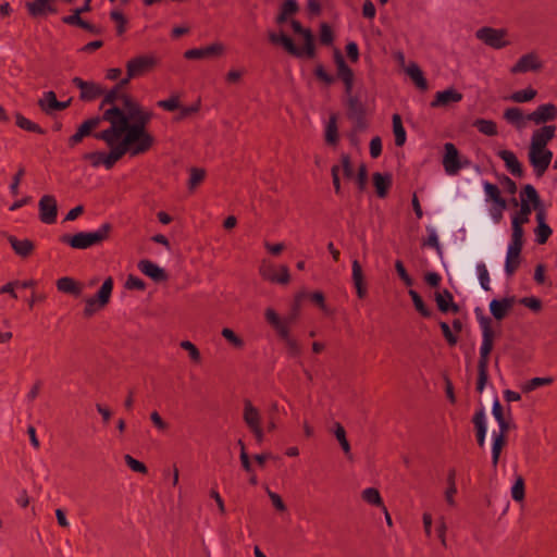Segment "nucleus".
Here are the masks:
<instances>
[{"label":"nucleus","mask_w":557,"mask_h":557,"mask_svg":"<svg viewBox=\"0 0 557 557\" xmlns=\"http://www.w3.org/2000/svg\"><path fill=\"white\" fill-rule=\"evenodd\" d=\"M122 102L124 110L117 106L104 110L102 119L110 123V127L94 134V138L112 147L123 135L135 145L133 152L146 153L154 143L153 136L146 128L152 114L144 110L131 95H122Z\"/></svg>","instance_id":"obj_1"},{"label":"nucleus","mask_w":557,"mask_h":557,"mask_svg":"<svg viewBox=\"0 0 557 557\" xmlns=\"http://www.w3.org/2000/svg\"><path fill=\"white\" fill-rule=\"evenodd\" d=\"M290 26L296 34L304 37V48L297 47L293 39L284 33L276 34L271 32L269 33V40L273 45H281L293 57L313 59L315 57V45L312 32L309 28L302 27L297 20H292Z\"/></svg>","instance_id":"obj_2"},{"label":"nucleus","mask_w":557,"mask_h":557,"mask_svg":"<svg viewBox=\"0 0 557 557\" xmlns=\"http://www.w3.org/2000/svg\"><path fill=\"white\" fill-rule=\"evenodd\" d=\"M479 324L482 331V344L478 361V380L475 389L479 393H482L488 380V361L490 354L494 348L495 333L492 329V320L490 317L481 314V317H479Z\"/></svg>","instance_id":"obj_3"},{"label":"nucleus","mask_w":557,"mask_h":557,"mask_svg":"<svg viewBox=\"0 0 557 557\" xmlns=\"http://www.w3.org/2000/svg\"><path fill=\"white\" fill-rule=\"evenodd\" d=\"M111 231L112 225L110 223H103L94 232H79L74 235L64 234L60 237V242L74 249H88L107 240Z\"/></svg>","instance_id":"obj_4"},{"label":"nucleus","mask_w":557,"mask_h":557,"mask_svg":"<svg viewBox=\"0 0 557 557\" xmlns=\"http://www.w3.org/2000/svg\"><path fill=\"white\" fill-rule=\"evenodd\" d=\"M113 290V278L107 277L97 294L85 301L83 314L85 318L92 317L97 311L103 309L110 301Z\"/></svg>","instance_id":"obj_5"},{"label":"nucleus","mask_w":557,"mask_h":557,"mask_svg":"<svg viewBox=\"0 0 557 557\" xmlns=\"http://www.w3.org/2000/svg\"><path fill=\"white\" fill-rule=\"evenodd\" d=\"M158 64V59L153 54H141L132 58L126 63V73L128 77H141L152 72Z\"/></svg>","instance_id":"obj_6"},{"label":"nucleus","mask_w":557,"mask_h":557,"mask_svg":"<svg viewBox=\"0 0 557 557\" xmlns=\"http://www.w3.org/2000/svg\"><path fill=\"white\" fill-rule=\"evenodd\" d=\"M475 36L479 40L493 49H503L510 44L506 39L507 30L505 28L484 26L476 30Z\"/></svg>","instance_id":"obj_7"},{"label":"nucleus","mask_w":557,"mask_h":557,"mask_svg":"<svg viewBox=\"0 0 557 557\" xmlns=\"http://www.w3.org/2000/svg\"><path fill=\"white\" fill-rule=\"evenodd\" d=\"M528 159L533 168L535 176L540 178L547 171L553 159V152L549 149L529 147Z\"/></svg>","instance_id":"obj_8"},{"label":"nucleus","mask_w":557,"mask_h":557,"mask_svg":"<svg viewBox=\"0 0 557 557\" xmlns=\"http://www.w3.org/2000/svg\"><path fill=\"white\" fill-rule=\"evenodd\" d=\"M347 117L352 122L356 129H367L368 121L366 116V107L357 96L347 95Z\"/></svg>","instance_id":"obj_9"},{"label":"nucleus","mask_w":557,"mask_h":557,"mask_svg":"<svg viewBox=\"0 0 557 557\" xmlns=\"http://www.w3.org/2000/svg\"><path fill=\"white\" fill-rule=\"evenodd\" d=\"M334 62L337 69V77L344 84L345 94L350 95L352 92L355 74L338 49L334 50Z\"/></svg>","instance_id":"obj_10"},{"label":"nucleus","mask_w":557,"mask_h":557,"mask_svg":"<svg viewBox=\"0 0 557 557\" xmlns=\"http://www.w3.org/2000/svg\"><path fill=\"white\" fill-rule=\"evenodd\" d=\"M72 84L81 90L79 99L82 101L90 102L104 94V88L100 84L87 82L77 76L72 79Z\"/></svg>","instance_id":"obj_11"},{"label":"nucleus","mask_w":557,"mask_h":557,"mask_svg":"<svg viewBox=\"0 0 557 557\" xmlns=\"http://www.w3.org/2000/svg\"><path fill=\"white\" fill-rule=\"evenodd\" d=\"M225 47L222 42H214L207 47L193 48L184 52L187 60L214 59L224 54Z\"/></svg>","instance_id":"obj_12"},{"label":"nucleus","mask_w":557,"mask_h":557,"mask_svg":"<svg viewBox=\"0 0 557 557\" xmlns=\"http://www.w3.org/2000/svg\"><path fill=\"white\" fill-rule=\"evenodd\" d=\"M72 99L66 101H59L54 91L49 90L42 94L38 99L37 104L39 109L47 115H52L55 111H62L70 107Z\"/></svg>","instance_id":"obj_13"},{"label":"nucleus","mask_w":557,"mask_h":557,"mask_svg":"<svg viewBox=\"0 0 557 557\" xmlns=\"http://www.w3.org/2000/svg\"><path fill=\"white\" fill-rule=\"evenodd\" d=\"M444 150L445 153L442 160L444 170L448 175H456L463 165L459 158V151L453 143H446L444 145Z\"/></svg>","instance_id":"obj_14"},{"label":"nucleus","mask_w":557,"mask_h":557,"mask_svg":"<svg viewBox=\"0 0 557 557\" xmlns=\"http://www.w3.org/2000/svg\"><path fill=\"white\" fill-rule=\"evenodd\" d=\"M39 219L45 224H53L57 221L58 203L52 195H44L38 203Z\"/></svg>","instance_id":"obj_15"},{"label":"nucleus","mask_w":557,"mask_h":557,"mask_svg":"<svg viewBox=\"0 0 557 557\" xmlns=\"http://www.w3.org/2000/svg\"><path fill=\"white\" fill-rule=\"evenodd\" d=\"M557 119V106L548 102L540 104L533 112L527 114V120L536 125L546 124Z\"/></svg>","instance_id":"obj_16"},{"label":"nucleus","mask_w":557,"mask_h":557,"mask_svg":"<svg viewBox=\"0 0 557 557\" xmlns=\"http://www.w3.org/2000/svg\"><path fill=\"white\" fill-rule=\"evenodd\" d=\"M264 318L267 322L274 329V331L276 332L277 336L281 339L290 336L289 329L293 323L288 321L286 317L282 319L274 309L267 308L264 312Z\"/></svg>","instance_id":"obj_17"},{"label":"nucleus","mask_w":557,"mask_h":557,"mask_svg":"<svg viewBox=\"0 0 557 557\" xmlns=\"http://www.w3.org/2000/svg\"><path fill=\"white\" fill-rule=\"evenodd\" d=\"M556 125H544L532 133L531 148L547 149V144L555 137Z\"/></svg>","instance_id":"obj_18"},{"label":"nucleus","mask_w":557,"mask_h":557,"mask_svg":"<svg viewBox=\"0 0 557 557\" xmlns=\"http://www.w3.org/2000/svg\"><path fill=\"white\" fill-rule=\"evenodd\" d=\"M135 145L131 143L127 138L123 136L122 140L115 145V143L110 147V151L108 152V161H111L113 166L115 163L121 160L126 153H129L131 157L139 156L140 153L133 152Z\"/></svg>","instance_id":"obj_19"},{"label":"nucleus","mask_w":557,"mask_h":557,"mask_svg":"<svg viewBox=\"0 0 557 557\" xmlns=\"http://www.w3.org/2000/svg\"><path fill=\"white\" fill-rule=\"evenodd\" d=\"M541 69L542 63L539 60V57L535 53L531 52L520 57L517 63L511 67L510 72L512 74H517L527 73L530 71H539Z\"/></svg>","instance_id":"obj_20"},{"label":"nucleus","mask_w":557,"mask_h":557,"mask_svg":"<svg viewBox=\"0 0 557 557\" xmlns=\"http://www.w3.org/2000/svg\"><path fill=\"white\" fill-rule=\"evenodd\" d=\"M547 212L546 210L535 213L536 227L534 228L535 242L539 245L547 243L548 238L553 234L552 227L546 223Z\"/></svg>","instance_id":"obj_21"},{"label":"nucleus","mask_w":557,"mask_h":557,"mask_svg":"<svg viewBox=\"0 0 557 557\" xmlns=\"http://www.w3.org/2000/svg\"><path fill=\"white\" fill-rule=\"evenodd\" d=\"M138 269L141 273L153 280L154 282H164L168 280V274L163 268H160L154 262L144 259L138 262Z\"/></svg>","instance_id":"obj_22"},{"label":"nucleus","mask_w":557,"mask_h":557,"mask_svg":"<svg viewBox=\"0 0 557 557\" xmlns=\"http://www.w3.org/2000/svg\"><path fill=\"white\" fill-rule=\"evenodd\" d=\"M497 156L505 162L507 171L516 177L524 175L523 166L511 150H499Z\"/></svg>","instance_id":"obj_23"},{"label":"nucleus","mask_w":557,"mask_h":557,"mask_svg":"<svg viewBox=\"0 0 557 557\" xmlns=\"http://www.w3.org/2000/svg\"><path fill=\"white\" fill-rule=\"evenodd\" d=\"M463 98L462 94L450 87L448 89L437 91L431 102L432 108L446 107L451 102H459Z\"/></svg>","instance_id":"obj_24"},{"label":"nucleus","mask_w":557,"mask_h":557,"mask_svg":"<svg viewBox=\"0 0 557 557\" xmlns=\"http://www.w3.org/2000/svg\"><path fill=\"white\" fill-rule=\"evenodd\" d=\"M8 242L10 243L13 251L21 258H28L35 251V244L28 238L18 239L14 235H9Z\"/></svg>","instance_id":"obj_25"},{"label":"nucleus","mask_w":557,"mask_h":557,"mask_svg":"<svg viewBox=\"0 0 557 557\" xmlns=\"http://www.w3.org/2000/svg\"><path fill=\"white\" fill-rule=\"evenodd\" d=\"M515 304V297L493 299L490 302L491 314L498 321L503 320Z\"/></svg>","instance_id":"obj_26"},{"label":"nucleus","mask_w":557,"mask_h":557,"mask_svg":"<svg viewBox=\"0 0 557 557\" xmlns=\"http://www.w3.org/2000/svg\"><path fill=\"white\" fill-rule=\"evenodd\" d=\"M435 301L438 310L442 313H447L451 311L453 313H458L460 311V307L454 302V296L448 289H444L441 293L435 294Z\"/></svg>","instance_id":"obj_27"},{"label":"nucleus","mask_w":557,"mask_h":557,"mask_svg":"<svg viewBox=\"0 0 557 557\" xmlns=\"http://www.w3.org/2000/svg\"><path fill=\"white\" fill-rule=\"evenodd\" d=\"M522 200H524V201H527V203H530L531 206H533L535 213L546 210L540 196H539L537 190L531 184H527L522 187V189L520 191V202Z\"/></svg>","instance_id":"obj_28"},{"label":"nucleus","mask_w":557,"mask_h":557,"mask_svg":"<svg viewBox=\"0 0 557 557\" xmlns=\"http://www.w3.org/2000/svg\"><path fill=\"white\" fill-rule=\"evenodd\" d=\"M373 185L375 187V193L379 198H385L388 194L389 188L392 187L393 180L392 174L389 173H380L375 172L372 175Z\"/></svg>","instance_id":"obj_29"},{"label":"nucleus","mask_w":557,"mask_h":557,"mask_svg":"<svg viewBox=\"0 0 557 557\" xmlns=\"http://www.w3.org/2000/svg\"><path fill=\"white\" fill-rule=\"evenodd\" d=\"M523 247L516 245H509L505 262V272L508 276H511L519 268L521 259V250Z\"/></svg>","instance_id":"obj_30"},{"label":"nucleus","mask_w":557,"mask_h":557,"mask_svg":"<svg viewBox=\"0 0 557 557\" xmlns=\"http://www.w3.org/2000/svg\"><path fill=\"white\" fill-rule=\"evenodd\" d=\"M485 411L483 408H480L475 411V413L472 417V423L474 424L475 429V437L478 445L480 447L484 446L485 443V436H486V421H485Z\"/></svg>","instance_id":"obj_31"},{"label":"nucleus","mask_w":557,"mask_h":557,"mask_svg":"<svg viewBox=\"0 0 557 557\" xmlns=\"http://www.w3.org/2000/svg\"><path fill=\"white\" fill-rule=\"evenodd\" d=\"M352 282L357 290V296L363 299L367 296V286L364 283L363 271L360 262L355 259L351 263Z\"/></svg>","instance_id":"obj_32"},{"label":"nucleus","mask_w":557,"mask_h":557,"mask_svg":"<svg viewBox=\"0 0 557 557\" xmlns=\"http://www.w3.org/2000/svg\"><path fill=\"white\" fill-rule=\"evenodd\" d=\"M503 117L517 129H522L525 126L527 115L518 107L507 108L504 111Z\"/></svg>","instance_id":"obj_33"},{"label":"nucleus","mask_w":557,"mask_h":557,"mask_svg":"<svg viewBox=\"0 0 557 557\" xmlns=\"http://www.w3.org/2000/svg\"><path fill=\"white\" fill-rule=\"evenodd\" d=\"M55 285L59 292L73 295L75 297L81 296L83 292L82 286L70 276L60 277L57 280Z\"/></svg>","instance_id":"obj_34"},{"label":"nucleus","mask_w":557,"mask_h":557,"mask_svg":"<svg viewBox=\"0 0 557 557\" xmlns=\"http://www.w3.org/2000/svg\"><path fill=\"white\" fill-rule=\"evenodd\" d=\"M244 421L249 429L261 424V416L259 410L252 405L249 399L244 401Z\"/></svg>","instance_id":"obj_35"},{"label":"nucleus","mask_w":557,"mask_h":557,"mask_svg":"<svg viewBox=\"0 0 557 557\" xmlns=\"http://www.w3.org/2000/svg\"><path fill=\"white\" fill-rule=\"evenodd\" d=\"M82 159L88 161L92 168H99L100 165H103L107 170L113 168L112 162L108 161V152L104 151L85 152Z\"/></svg>","instance_id":"obj_36"},{"label":"nucleus","mask_w":557,"mask_h":557,"mask_svg":"<svg viewBox=\"0 0 557 557\" xmlns=\"http://www.w3.org/2000/svg\"><path fill=\"white\" fill-rule=\"evenodd\" d=\"M15 124L23 131L45 135L46 131L37 123L25 117L21 112H15Z\"/></svg>","instance_id":"obj_37"},{"label":"nucleus","mask_w":557,"mask_h":557,"mask_svg":"<svg viewBox=\"0 0 557 557\" xmlns=\"http://www.w3.org/2000/svg\"><path fill=\"white\" fill-rule=\"evenodd\" d=\"M91 0H86V5H82L73 10V14L66 15L62 17V22L66 25L77 26L79 27L83 24V18L81 14L89 12L91 10L90 7Z\"/></svg>","instance_id":"obj_38"},{"label":"nucleus","mask_w":557,"mask_h":557,"mask_svg":"<svg viewBox=\"0 0 557 557\" xmlns=\"http://www.w3.org/2000/svg\"><path fill=\"white\" fill-rule=\"evenodd\" d=\"M325 141L327 145L336 146L338 143V127L336 114H331L325 126Z\"/></svg>","instance_id":"obj_39"},{"label":"nucleus","mask_w":557,"mask_h":557,"mask_svg":"<svg viewBox=\"0 0 557 557\" xmlns=\"http://www.w3.org/2000/svg\"><path fill=\"white\" fill-rule=\"evenodd\" d=\"M393 121V132L395 136V145L397 147H401L406 143V131L403 125V121L399 114L395 113L392 117Z\"/></svg>","instance_id":"obj_40"},{"label":"nucleus","mask_w":557,"mask_h":557,"mask_svg":"<svg viewBox=\"0 0 557 557\" xmlns=\"http://www.w3.org/2000/svg\"><path fill=\"white\" fill-rule=\"evenodd\" d=\"M407 74L414 82L418 88L422 90L428 88L426 78L424 77L422 70L416 63H412L407 67Z\"/></svg>","instance_id":"obj_41"},{"label":"nucleus","mask_w":557,"mask_h":557,"mask_svg":"<svg viewBox=\"0 0 557 557\" xmlns=\"http://www.w3.org/2000/svg\"><path fill=\"white\" fill-rule=\"evenodd\" d=\"M473 126L486 136H496L498 134L497 124L492 120L478 119L473 122Z\"/></svg>","instance_id":"obj_42"},{"label":"nucleus","mask_w":557,"mask_h":557,"mask_svg":"<svg viewBox=\"0 0 557 557\" xmlns=\"http://www.w3.org/2000/svg\"><path fill=\"white\" fill-rule=\"evenodd\" d=\"M101 121H104L102 115L87 119L78 126L76 132H78L84 138L90 135L94 137L95 133H92V131L99 126Z\"/></svg>","instance_id":"obj_43"},{"label":"nucleus","mask_w":557,"mask_h":557,"mask_svg":"<svg viewBox=\"0 0 557 557\" xmlns=\"http://www.w3.org/2000/svg\"><path fill=\"white\" fill-rule=\"evenodd\" d=\"M416 310L424 318H430L432 315V311L425 306L422 297L414 289H409L408 292Z\"/></svg>","instance_id":"obj_44"},{"label":"nucleus","mask_w":557,"mask_h":557,"mask_svg":"<svg viewBox=\"0 0 557 557\" xmlns=\"http://www.w3.org/2000/svg\"><path fill=\"white\" fill-rule=\"evenodd\" d=\"M523 223H520L517 220H511V242L509 245H516L519 247H523L524 240V230H523Z\"/></svg>","instance_id":"obj_45"},{"label":"nucleus","mask_w":557,"mask_h":557,"mask_svg":"<svg viewBox=\"0 0 557 557\" xmlns=\"http://www.w3.org/2000/svg\"><path fill=\"white\" fill-rule=\"evenodd\" d=\"M553 383H554V377H552V376L533 377V379L529 380L528 382H525V384L522 386V391L524 393H530V392L536 389L537 387L548 386V385H552Z\"/></svg>","instance_id":"obj_46"},{"label":"nucleus","mask_w":557,"mask_h":557,"mask_svg":"<svg viewBox=\"0 0 557 557\" xmlns=\"http://www.w3.org/2000/svg\"><path fill=\"white\" fill-rule=\"evenodd\" d=\"M506 445V440L503 435H494L493 445H492V466L496 469L502 449Z\"/></svg>","instance_id":"obj_47"},{"label":"nucleus","mask_w":557,"mask_h":557,"mask_svg":"<svg viewBox=\"0 0 557 557\" xmlns=\"http://www.w3.org/2000/svg\"><path fill=\"white\" fill-rule=\"evenodd\" d=\"M362 499L373 506L382 507L383 499L381 497V494L377 488L375 487H368L362 491Z\"/></svg>","instance_id":"obj_48"},{"label":"nucleus","mask_w":557,"mask_h":557,"mask_svg":"<svg viewBox=\"0 0 557 557\" xmlns=\"http://www.w3.org/2000/svg\"><path fill=\"white\" fill-rule=\"evenodd\" d=\"M48 2H52V0H34L32 2H27L26 9L28 14L33 17L45 15V8Z\"/></svg>","instance_id":"obj_49"},{"label":"nucleus","mask_w":557,"mask_h":557,"mask_svg":"<svg viewBox=\"0 0 557 557\" xmlns=\"http://www.w3.org/2000/svg\"><path fill=\"white\" fill-rule=\"evenodd\" d=\"M536 95H537V91L534 88L528 87L525 89L515 91L510 96V99L517 103H523V102L531 101L532 99L535 98Z\"/></svg>","instance_id":"obj_50"},{"label":"nucleus","mask_w":557,"mask_h":557,"mask_svg":"<svg viewBox=\"0 0 557 557\" xmlns=\"http://www.w3.org/2000/svg\"><path fill=\"white\" fill-rule=\"evenodd\" d=\"M110 18L116 24V34L119 36L123 35L126 32L128 23L124 14L119 10H112L110 12Z\"/></svg>","instance_id":"obj_51"},{"label":"nucleus","mask_w":557,"mask_h":557,"mask_svg":"<svg viewBox=\"0 0 557 557\" xmlns=\"http://www.w3.org/2000/svg\"><path fill=\"white\" fill-rule=\"evenodd\" d=\"M307 297V293L300 292L295 295L294 302L290 309L289 314L286 317L288 321H290L293 324L296 322V320L299 317V310L301 306V301Z\"/></svg>","instance_id":"obj_52"},{"label":"nucleus","mask_w":557,"mask_h":557,"mask_svg":"<svg viewBox=\"0 0 557 557\" xmlns=\"http://www.w3.org/2000/svg\"><path fill=\"white\" fill-rule=\"evenodd\" d=\"M122 95L121 91L115 88L114 86L109 90V91H104L103 94V99L100 103V109L104 108L106 106H116L115 102L117 99H121L122 100Z\"/></svg>","instance_id":"obj_53"},{"label":"nucleus","mask_w":557,"mask_h":557,"mask_svg":"<svg viewBox=\"0 0 557 557\" xmlns=\"http://www.w3.org/2000/svg\"><path fill=\"white\" fill-rule=\"evenodd\" d=\"M533 206L527 203V201L522 200L520 202V210L512 216L511 220H517L520 223L527 224L529 222V216L531 214Z\"/></svg>","instance_id":"obj_54"},{"label":"nucleus","mask_w":557,"mask_h":557,"mask_svg":"<svg viewBox=\"0 0 557 557\" xmlns=\"http://www.w3.org/2000/svg\"><path fill=\"white\" fill-rule=\"evenodd\" d=\"M221 335L235 348H243L245 343L232 329L224 327Z\"/></svg>","instance_id":"obj_55"},{"label":"nucleus","mask_w":557,"mask_h":557,"mask_svg":"<svg viewBox=\"0 0 557 557\" xmlns=\"http://www.w3.org/2000/svg\"><path fill=\"white\" fill-rule=\"evenodd\" d=\"M188 181L189 189L196 188L206 177V171L201 168H191Z\"/></svg>","instance_id":"obj_56"},{"label":"nucleus","mask_w":557,"mask_h":557,"mask_svg":"<svg viewBox=\"0 0 557 557\" xmlns=\"http://www.w3.org/2000/svg\"><path fill=\"white\" fill-rule=\"evenodd\" d=\"M524 480L519 475L511 487V497L516 502H521L524 499Z\"/></svg>","instance_id":"obj_57"},{"label":"nucleus","mask_w":557,"mask_h":557,"mask_svg":"<svg viewBox=\"0 0 557 557\" xmlns=\"http://www.w3.org/2000/svg\"><path fill=\"white\" fill-rule=\"evenodd\" d=\"M335 436L337 441L339 442L344 453L348 455L350 453V445L346 437V431L344 426L341 423L335 424Z\"/></svg>","instance_id":"obj_58"},{"label":"nucleus","mask_w":557,"mask_h":557,"mask_svg":"<svg viewBox=\"0 0 557 557\" xmlns=\"http://www.w3.org/2000/svg\"><path fill=\"white\" fill-rule=\"evenodd\" d=\"M320 41L324 46H330L334 41V33L327 23L320 25Z\"/></svg>","instance_id":"obj_59"},{"label":"nucleus","mask_w":557,"mask_h":557,"mask_svg":"<svg viewBox=\"0 0 557 557\" xmlns=\"http://www.w3.org/2000/svg\"><path fill=\"white\" fill-rule=\"evenodd\" d=\"M157 106L169 112L175 111L180 108V97L172 95L169 99L159 100Z\"/></svg>","instance_id":"obj_60"},{"label":"nucleus","mask_w":557,"mask_h":557,"mask_svg":"<svg viewBox=\"0 0 557 557\" xmlns=\"http://www.w3.org/2000/svg\"><path fill=\"white\" fill-rule=\"evenodd\" d=\"M124 461L134 472L141 474H146L148 472V468L144 462L135 459L128 454L124 456Z\"/></svg>","instance_id":"obj_61"},{"label":"nucleus","mask_w":557,"mask_h":557,"mask_svg":"<svg viewBox=\"0 0 557 557\" xmlns=\"http://www.w3.org/2000/svg\"><path fill=\"white\" fill-rule=\"evenodd\" d=\"M476 272H478V275H479V281H480V285L481 287L484 289V290H490L491 289V286H490V275H488V271L485 267L484 263H479L476 265Z\"/></svg>","instance_id":"obj_62"},{"label":"nucleus","mask_w":557,"mask_h":557,"mask_svg":"<svg viewBox=\"0 0 557 557\" xmlns=\"http://www.w3.org/2000/svg\"><path fill=\"white\" fill-rule=\"evenodd\" d=\"M315 77L323 82L325 85L330 86L334 84L335 77L326 72L322 64H318L314 69Z\"/></svg>","instance_id":"obj_63"},{"label":"nucleus","mask_w":557,"mask_h":557,"mask_svg":"<svg viewBox=\"0 0 557 557\" xmlns=\"http://www.w3.org/2000/svg\"><path fill=\"white\" fill-rule=\"evenodd\" d=\"M125 288L127 289H136V290H145L146 283L138 276L129 274L125 282Z\"/></svg>","instance_id":"obj_64"}]
</instances>
